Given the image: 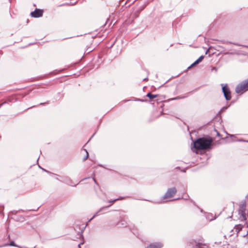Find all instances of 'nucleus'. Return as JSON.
Masks as SVG:
<instances>
[{
  "label": "nucleus",
  "mask_w": 248,
  "mask_h": 248,
  "mask_svg": "<svg viewBox=\"0 0 248 248\" xmlns=\"http://www.w3.org/2000/svg\"><path fill=\"white\" fill-rule=\"evenodd\" d=\"M213 142L212 138L209 136L200 138L194 142V147L197 150H209Z\"/></svg>",
  "instance_id": "nucleus-1"
},
{
  "label": "nucleus",
  "mask_w": 248,
  "mask_h": 248,
  "mask_svg": "<svg viewBox=\"0 0 248 248\" xmlns=\"http://www.w3.org/2000/svg\"><path fill=\"white\" fill-rule=\"evenodd\" d=\"M248 90V79L239 84L235 88L237 93H242Z\"/></svg>",
  "instance_id": "nucleus-2"
},
{
  "label": "nucleus",
  "mask_w": 248,
  "mask_h": 248,
  "mask_svg": "<svg viewBox=\"0 0 248 248\" xmlns=\"http://www.w3.org/2000/svg\"><path fill=\"white\" fill-rule=\"evenodd\" d=\"M190 243L193 246H195L197 248H202L203 247H208L203 239H200L198 240H192Z\"/></svg>",
  "instance_id": "nucleus-3"
},
{
  "label": "nucleus",
  "mask_w": 248,
  "mask_h": 248,
  "mask_svg": "<svg viewBox=\"0 0 248 248\" xmlns=\"http://www.w3.org/2000/svg\"><path fill=\"white\" fill-rule=\"evenodd\" d=\"M221 86L222 87V92L225 99L227 100H230L231 99L232 96L229 87H228L227 85L224 86L223 84H221Z\"/></svg>",
  "instance_id": "nucleus-4"
},
{
  "label": "nucleus",
  "mask_w": 248,
  "mask_h": 248,
  "mask_svg": "<svg viewBox=\"0 0 248 248\" xmlns=\"http://www.w3.org/2000/svg\"><path fill=\"white\" fill-rule=\"evenodd\" d=\"M176 189L175 187L169 188L165 193L164 198L168 199L173 197L176 193Z\"/></svg>",
  "instance_id": "nucleus-5"
},
{
  "label": "nucleus",
  "mask_w": 248,
  "mask_h": 248,
  "mask_svg": "<svg viewBox=\"0 0 248 248\" xmlns=\"http://www.w3.org/2000/svg\"><path fill=\"white\" fill-rule=\"evenodd\" d=\"M43 14V11L39 9H36L33 12L31 13V16L35 18L41 17Z\"/></svg>",
  "instance_id": "nucleus-6"
},
{
  "label": "nucleus",
  "mask_w": 248,
  "mask_h": 248,
  "mask_svg": "<svg viewBox=\"0 0 248 248\" xmlns=\"http://www.w3.org/2000/svg\"><path fill=\"white\" fill-rule=\"evenodd\" d=\"M163 245L161 243L155 242L151 244L148 248H161Z\"/></svg>",
  "instance_id": "nucleus-7"
},
{
  "label": "nucleus",
  "mask_w": 248,
  "mask_h": 248,
  "mask_svg": "<svg viewBox=\"0 0 248 248\" xmlns=\"http://www.w3.org/2000/svg\"><path fill=\"white\" fill-rule=\"evenodd\" d=\"M239 214L240 215L241 217H242L243 220H246L247 219L245 212L244 210H239Z\"/></svg>",
  "instance_id": "nucleus-8"
},
{
  "label": "nucleus",
  "mask_w": 248,
  "mask_h": 248,
  "mask_svg": "<svg viewBox=\"0 0 248 248\" xmlns=\"http://www.w3.org/2000/svg\"><path fill=\"white\" fill-rule=\"evenodd\" d=\"M146 96L150 99H152L158 96V94H152L151 93H149L147 94Z\"/></svg>",
  "instance_id": "nucleus-9"
},
{
  "label": "nucleus",
  "mask_w": 248,
  "mask_h": 248,
  "mask_svg": "<svg viewBox=\"0 0 248 248\" xmlns=\"http://www.w3.org/2000/svg\"><path fill=\"white\" fill-rule=\"evenodd\" d=\"M204 57L203 56H200L194 62V64H197L202 61Z\"/></svg>",
  "instance_id": "nucleus-10"
},
{
  "label": "nucleus",
  "mask_w": 248,
  "mask_h": 248,
  "mask_svg": "<svg viewBox=\"0 0 248 248\" xmlns=\"http://www.w3.org/2000/svg\"><path fill=\"white\" fill-rule=\"evenodd\" d=\"M3 246H14V247H17V246L16 245L14 242L12 241L10 244H5Z\"/></svg>",
  "instance_id": "nucleus-11"
},
{
  "label": "nucleus",
  "mask_w": 248,
  "mask_h": 248,
  "mask_svg": "<svg viewBox=\"0 0 248 248\" xmlns=\"http://www.w3.org/2000/svg\"><path fill=\"white\" fill-rule=\"evenodd\" d=\"M122 199H123V198L121 197L120 198L116 199L113 201H109V202H111L112 204H113L115 201Z\"/></svg>",
  "instance_id": "nucleus-12"
},
{
  "label": "nucleus",
  "mask_w": 248,
  "mask_h": 248,
  "mask_svg": "<svg viewBox=\"0 0 248 248\" xmlns=\"http://www.w3.org/2000/svg\"><path fill=\"white\" fill-rule=\"evenodd\" d=\"M85 150L86 153V157L83 159L84 160H86L89 156V154H88V152L86 150Z\"/></svg>",
  "instance_id": "nucleus-13"
},
{
  "label": "nucleus",
  "mask_w": 248,
  "mask_h": 248,
  "mask_svg": "<svg viewBox=\"0 0 248 248\" xmlns=\"http://www.w3.org/2000/svg\"><path fill=\"white\" fill-rule=\"evenodd\" d=\"M184 97H181V96H178V97H175L174 98V99H173V100H176V99H182V98H184Z\"/></svg>",
  "instance_id": "nucleus-14"
},
{
  "label": "nucleus",
  "mask_w": 248,
  "mask_h": 248,
  "mask_svg": "<svg viewBox=\"0 0 248 248\" xmlns=\"http://www.w3.org/2000/svg\"><path fill=\"white\" fill-rule=\"evenodd\" d=\"M235 227L239 228L240 229H242V226L241 225H238L236 226Z\"/></svg>",
  "instance_id": "nucleus-15"
},
{
  "label": "nucleus",
  "mask_w": 248,
  "mask_h": 248,
  "mask_svg": "<svg viewBox=\"0 0 248 248\" xmlns=\"http://www.w3.org/2000/svg\"><path fill=\"white\" fill-rule=\"evenodd\" d=\"M196 65V64H194V62H193V63H192L190 66H189L188 67V69L190 68L191 67H192V66H194V65Z\"/></svg>",
  "instance_id": "nucleus-16"
},
{
  "label": "nucleus",
  "mask_w": 248,
  "mask_h": 248,
  "mask_svg": "<svg viewBox=\"0 0 248 248\" xmlns=\"http://www.w3.org/2000/svg\"><path fill=\"white\" fill-rule=\"evenodd\" d=\"M5 103H6V102H3V103H1V104L0 105V107H1L3 104H5Z\"/></svg>",
  "instance_id": "nucleus-17"
},
{
  "label": "nucleus",
  "mask_w": 248,
  "mask_h": 248,
  "mask_svg": "<svg viewBox=\"0 0 248 248\" xmlns=\"http://www.w3.org/2000/svg\"><path fill=\"white\" fill-rule=\"evenodd\" d=\"M81 243H80V244H78V247L79 248H80V245H81Z\"/></svg>",
  "instance_id": "nucleus-18"
},
{
  "label": "nucleus",
  "mask_w": 248,
  "mask_h": 248,
  "mask_svg": "<svg viewBox=\"0 0 248 248\" xmlns=\"http://www.w3.org/2000/svg\"><path fill=\"white\" fill-rule=\"evenodd\" d=\"M217 135L218 137H220V134H219L218 132H217Z\"/></svg>",
  "instance_id": "nucleus-19"
},
{
  "label": "nucleus",
  "mask_w": 248,
  "mask_h": 248,
  "mask_svg": "<svg viewBox=\"0 0 248 248\" xmlns=\"http://www.w3.org/2000/svg\"><path fill=\"white\" fill-rule=\"evenodd\" d=\"M208 51V50H207L206 51V54H207V53Z\"/></svg>",
  "instance_id": "nucleus-20"
},
{
  "label": "nucleus",
  "mask_w": 248,
  "mask_h": 248,
  "mask_svg": "<svg viewBox=\"0 0 248 248\" xmlns=\"http://www.w3.org/2000/svg\"><path fill=\"white\" fill-rule=\"evenodd\" d=\"M10 2H11L12 0H9Z\"/></svg>",
  "instance_id": "nucleus-21"
}]
</instances>
